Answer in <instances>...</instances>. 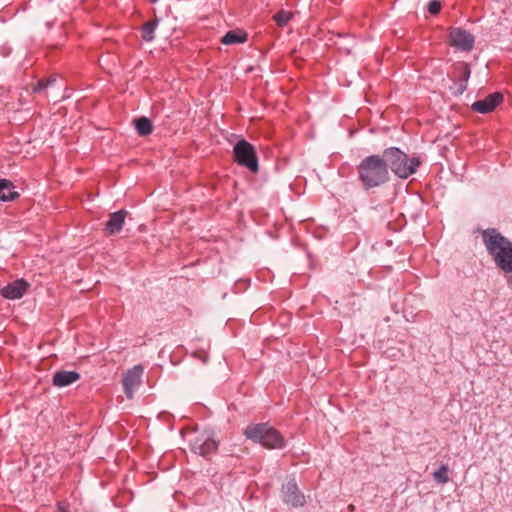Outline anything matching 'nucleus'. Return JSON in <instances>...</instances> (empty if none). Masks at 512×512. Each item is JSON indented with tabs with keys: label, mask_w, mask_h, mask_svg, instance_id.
<instances>
[{
	"label": "nucleus",
	"mask_w": 512,
	"mask_h": 512,
	"mask_svg": "<svg viewBox=\"0 0 512 512\" xmlns=\"http://www.w3.org/2000/svg\"><path fill=\"white\" fill-rule=\"evenodd\" d=\"M481 236L496 266L505 273H512V242L496 228L483 230Z\"/></svg>",
	"instance_id": "nucleus-1"
},
{
	"label": "nucleus",
	"mask_w": 512,
	"mask_h": 512,
	"mask_svg": "<svg viewBox=\"0 0 512 512\" xmlns=\"http://www.w3.org/2000/svg\"><path fill=\"white\" fill-rule=\"evenodd\" d=\"M356 170L358 180L364 190L380 187L390 180V173L386 169L381 155H370L363 158Z\"/></svg>",
	"instance_id": "nucleus-2"
},
{
	"label": "nucleus",
	"mask_w": 512,
	"mask_h": 512,
	"mask_svg": "<svg viewBox=\"0 0 512 512\" xmlns=\"http://www.w3.org/2000/svg\"><path fill=\"white\" fill-rule=\"evenodd\" d=\"M381 157L385 163L386 169L391 171L399 178L406 179L416 173L418 167L422 164L420 156L408 157L406 153L397 147H390L383 151Z\"/></svg>",
	"instance_id": "nucleus-3"
},
{
	"label": "nucleus",
	"mask_w": 512,
	"mask_h": 512,
	"mask_svg": "<svg viewBox=\"0 0 512 512\" xmlns=\"http://www.w3.org/2000/svg\"><path fill=\"white\" fill-rule=\"evenodd\" d=\"M244 435L266 449H283L286 446L282 434L268 423H251L245 428Z\"/></svg>",
	"instance_id": "nucleus-4"
},
{
	"label": "nucleus",
	"mask_w": 512,
	"mask_h": 512,
	"mask_svg": "<svg viewBox=\"0 0 512 512\" xmlns=\"http://www.w3.org/2000/svg\"><path fill=\"white\" fill-rule=\"evenodd\" d=\"M233 157L237 164L257 173L259 170L258 157L254 146L245 139L239 140L233 148Z\"/></svg>",
	"instance_id": "nucleus-5"
},
{
	"label": "nucleus",
	"mask_w": 512,
	"mask_h": 512,
	"mask_svg": "<svg viewBox=\"0 0 512 512\" xmlns=\"http://www.w3.org/2000/svg\"><path fill=\"white\" fill-rule=\"evenodd\" d=\"M283 501L293 507H302L305 504V496L299 490L294 478L288 479L281 488Z\"/></svg>",
	"instance_id": "nucleus-6"
},
{
	"label": "nucleus",
	"mask_w": 512,
	"mask_h": 512,
	"mask_svg": "<svg viewBox=\"0 0 512 512\" xmlns=\"http://www.w3.org/2000/svg\"><path fill=\"white\" fill-rule=\"evenodd\" d=\"M474 42V36L463 28L455 27L449 30V43L462 51L472 50Z\"/></svg>",
	"instance_id": "nucleus-7"
},
{
	"label": "nucleus",
	"mask_w": 512,
	"mask_h": 512,
	"mask_svg": "<svg viewBox=\"0 0 512 512\" xmlns=\"http://www.w3.org/2000/svg\"><path fill=\"white\" fill-rule=\"evenodd\" d=\"M219 441L216 440L213 435L200 436L195 439L191 445L193 453L203 457H207L215 453L218 449Z\"/></svg>",
	"instance_id": "nucleus-8"
},
{
	"label": "nucleus",
	"mask_w": 512,
	"mask_h": 512,
	"mask_svg": "<svg viewBox=\"0 0 512 512\" xmlns=\"http://www.w3.org/2000/svg\"><path fill=\"white\" fill-rule=\"evenodd\" d=\"M143 374V367L136 365L132 369L128 370L124 375L122 384L124 393L128 398H132L134 390L141 384V378Z\"/></svg>",
	"instance_id": "nucleus-9"
},
{
	"label": "nucleus",
	"mask_w": 512,
	"mask_h": 512,
	"mask_svg": "<svg viewBox=\"0 0 512 512\" xmlns=\"http://www.w3.org/2000/svg\"><path fill=\"white\" fill-rule=\"evenodd\" d=\"M503 100V95L499 92L491 93L486 98L475 101L471 108L473 111L486 114L492 112Z\"/></svg>",
	"instance_id": "nucleus-10"
},
{
	"label": "nucleus",
	"mask_w": 512,
	"mask_h": 512,
	"mask_svg": "<svg viewBox=\"0 0 512 512\" xmlns=\"http://www.w3.org/2000/svg\"><path fill=\"white\" fill-rule=\"evenodd\" d=\"M29 288V283L23 279H18L12 283L7 284L1 289V294L7 299H19Z\"/></svg>",
	"instance_id": "nucleus-11"
},
{
	"label": "nucleus",
	"mask_w": 512,
	"mask_h": 512,
	"mask_svg": "<svg viewBox=\"0 0 512 512\" xmlns=\"http://www.w3.org/2000/svg\"><path fill=\"white\" fill-rule=\"evenodd\" d=\"M127 211L119 210L111 213L109 219L105 225V231L107 235H115L119 233L123 227Z\"/></svg>",
	"instance_id": "nucleus-12"
},
{
	"label": "nucleus",
	"mask_w": 512,
	"mask_h": 512,
	"mask_svg": "<svg viewBox=\"0 0 512 512\" xmlns=\"http://www.w3.org/2000/svg\"><path fill=\"white\" fill-rule=\"evenodd\" d=\"M80 379V374L76 371L60 370L54 373L52 381L55 386L65 387L73 384Z\"/></svg>",
	"instance_id": "nucleus-13"
},
{
	"label": "nucleus",
	"mask_w": 512,
	"mask_h": 512,
	"mask_svg": "<svg viewBox=\"0 0 512 512\" xmlns=\"http://www.w3.org/2000/svg\"><path fill=\"white\" fill-rule=\"evenodd\" d=\"M246 41L247 33L241 30H230L221 38V43L224 45L240 44Z\"/></svg>",
	"instance_id": "nucleus-14"
},
{
	"label": "nucleus",
	"mask_w": 512,
	"mask_h": 512,
	"mask_svg": "<svg viewBox=\"0 0 512 512\" xmlns=\"http://www.w3.org/2000/svg\"><path fill=\"white\" fill-rule=\"evenodd\" d=\"M13 184L7 179H0V200L12 201L16 199L19 194L13 190Z\"/></svg>",
	"instance_id": "nucleus-15"
},
{
	"label": "nucleus",
	"mask_w": 512,
	"mask_h": 512,
	"mask_svg": "<svg viewBox=\"0 0 512 512\" xmlns=\"http://www.w3.org/2000/svg\"><path fill=\"white\" fill-rule=\"evenodd\" d=\"M133 123L137 133L142 137L149 136L153 131L151 120L145 116L135 118Z\"/></svg>",
	"instance_id": "nucleus-16"
},
{
	"label": "nucleus",
	"mask_w": 512,
	"mask_h": 512,
	"mask_svg": "<svg viewBox=\"0 0 512 512\" xmlns=\"http://www.w3.org/2000/svg\"><path fill=\"white\" fill-rule=\"evenodd\" d=\"M471 75V69L466 62H457L453 65V77L455 80H462L468 82Z\"/></svg>",
	"instance_id": "nucleus-17"
},
{
	"label": "nucleus",
	"mask_w": 512,
	"mask_h": 512,
	"mask_svg": "<svg viewBox=\"0 0 512 512\" xmlns=\"http://www.w3.org/2000/svg\"><path fill=\"white\" fill-rule=\"evenodd\" d=\"M158 26V19L155 18L153 20L147 21L142 24L140 28L141 38L146 42H151L154 40V32Z\"/></svg>",
	"instance_id": "nucleus-18"
},
{
	"label": "nucleus",
	"mask_w": 512,
	"mask_h": 512,
	"mask_svg": "<svg viewBox=\"0 0 512 512\" xmlns=\"http://www.w3.org/2000/svg\"><path fill=\"white\" fill-rule=\"evenodd\" d=\"M57 82V78L55 75H50L47 78H41L34 84V94L36 93H45L47 94L50 88H53Z\"/></svg>",
	"instance_id": "nucleus-19"
},
{
	"label": "nucleus",
	"mask_w": 512,
	"mask_h": 512,
	"mask_svg": "<svg viewBox=\"0 0 512 512\" xmlns=\"http://www.w3.org/2000/svg\"><path fill=\"white\" fill-rule=\"evenodd\" d=\"M433 478L437 483L445 484L449 482L448 466L441 465L440 468L434 472Z\"/></svg>",
	"instance_id": "nucleus-20"
},
{
	"label": "nucleus",
	"mask_w": 512,
	"mask_h": 512,
	"mask_svg": "<svg viewBox=\"0 0 512 512\" xmlns=\"http://www.w3.org/2000/svg\"><path fill=\"white\" fill-rule=\"evenodd\" d=\"M292 14L290 12L280 10L274 16V20L279 27H284L290 21Z\"/></svg>",
	"instance_id": "nucleus-21"
},
{
	"label": "nucleus",
	"mask_w": 512,
	"mask_h": 512,
	"mask_svg": "<svg viewBox=\"0 0 512 512\" xmlns=\"http://www.w3.org/2000/svg\"><path fill=\"white\" fill-rule=\"evenodd\" d=\"M442 5L439 0H431L428 3L427 10L431 15H438L441 11Z\"/></svg>",
	"instance_id": "nucleus-22"
},
{
	"label": "nucleus",
	"mask_w": 512,
	"mask_h": 512,
	"mask_svg": "<svg viewBox=\"0 0 512 512\" xmlns=\"http://www.w3.org/2000/svg\"><path fill=\"white\" fill-rule=\"evenodd\" d=\"M468 82H462V80H456L457 90L455 92L456 95H461L467 89Z\"/></svg>",
	"instance_id": "nucleus-23"
},
{
	"label": "nucleus",
	"mask_w": 512,
	"mask_h": 512,
	"mask_svg": "<svg viewBox=\"0 0 512 512\" xmlns=\"http://www.w3.org/2000/svg\"><path fill=\"white\" fill-rule=\"evenodd\" d=\"M57 512H70L68 507L63 504V503H59L58 504V508H57Z\"/></svg>",
	"instance_id": "nucleus-24"
},
{
	"label": "nucleus",
	"mask_w": 512,
	"mask_h": 512,
	"mask_svg": "<svg viewBox=\"0 0 512 512\" xmlns=\"http://www.w3.org/2000/svg\"><path fill=\"white\" fill-rule=\"evenodd\" d=\"M507 284L512 288V274L507 277Z\"/></svg>",
	"instance_id": "nucleus-25"
},
{
	"label": "nucleus",
	"mask_w": 512,
	"mask_h": 512,
	"mask_svg": "<svg viewBox=\"0 0 512 512\" xmlns=\"http://www.w3.org/2000/svg\"><path fill=\"white\" fill-rule=\"evenodd\" d=\"M348 508H349V510H350V511H353V510H354V506H353L352 504H351V505H349V507H348Z\"/></svg>",
	"instance_id": "nucleus-26"
},
{
	"label": "nucleus",
	"mask_w": 512,
	"mask_h": 512,
	"mask_svg": "<svg viewBox=\"0 0 512 512\" xmlns=\"http://www.w3.org/2000/svg\"><path fill=\"white\" fill-rule=\"evenodd\" d=\"M206 358H207V357L205 356V357H203V358H201V359H202V361H203V362H206V361H207V359H206Z\"/></svg>",
	"instance_id": "nucleus-27"
},
{
	"label": "nucleus",
	"mask_w": 512,
	"mask_h": 512,
	"mask_svg": "<svg viewBox=\"0 0 512 512\" xmlns=\"http://www.w3.org/2000/svg\"><path fill=\"white\" fill-rule=\"evenodd\" d=\"M152 2H156L157 0H151Z\"/></svg>",
	"instance_id": "nucleus-28"
}]
</instances>
